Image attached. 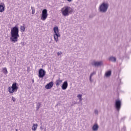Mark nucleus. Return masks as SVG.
Masks as SVG:
<instances>
[{
  "mask_svg": "<svg viewBox=\"0 0 131 131\" xmlns=\"http://www.w3.org/2000/svg\"><path fill=\"white\" fill-rule=\"evenodd\" d=\"M10 35L11 41L14 43L18 41V38L19 37V28L18 26H15L11 28Z\"/></svg>",
  "mask_w": 131,
  "mask_h": 131,
  "instance_id": "f257e3e1",
  "label": "nucleus"
},
{
  "mask_svg": "<svg viewBox=\"0 0 131 131\" xmlns=\"http://www.w3.org/2000/svg\"><path fill=\"white\" fill-rule=\"evenodd\" d=\"M62 14L64 17H67L73 13V9L68 6H64L61 9Z\"/></svg>",
  "mask_w": 131,
  "mask_h": 131,
  "instance_id": "f03ea898",
  "label": "nucleus"
},
{
  "mask_svg": "<svg viewBox=\"0 0 131 131\" xmlns=\"http://www.w3.org/2000/svg\"><path fill=\"white\" fill-rule=\"evenodd\" d=\"M109 8V4L107 3L103 2L99 6V12L100 13H106Z\"/></svg>",
  "mask_w": 131,
  "mask_h": 131,
  "instance_id": "7ed1b4c3",
  "label": "nucleus"
},
{
  "mask_svg": "<svg viewBox=\"0 0 131 131\" xmlns=\"http://www.w3.org/2000/svg\"><path fill=\"white\" fill-rule=\"evenodd\" d=\"M53 31L54 32L53 35L54 40H55L56 42H58V41H59V37L61 36L60 33H59V28H58V27H55L53 28Z\"/></svg>",
  "mask_w": 131,
  "mask_h": 131,
  "instance_id": "20e7f679",
  "label": "nucleus"
},
{
  "mask_svg": "<svg viewBox=\"0 0 131 131\" xmlns=\"http://www.w3.org/2000/svg\"><path fill=\"white\" fill-rule=\"evenodd\" d=\"M115 108L117 111L119 112L121 108V101L119 99H116L115 103Z\"/></svg>",
  "mask_w": 131,
  "mask_h": 131,
  "instance_id": "39448f33",
  "label": "nucleus"
},
{
  "mask_svg": "<svg viewBox=\"0 0 131 131\" xmlns=\"http://www.w3.org/2000/svg\"><path fill=\"white\" fill-rule=\"evenodd\" d=\"M48 18V10L45 9L42 11L41 20L45 21Z\"/></svg>",
  "mask_w": 131,
  "mask_h": 131,
  "instance_id": "423d86ee",
  "label": "nucleus"
},
{
  "mask_svg": "<svg viewBox=\"0 0 131 131\" xmlns=\"http://www.w3.org/2000/svg\"><path fill=\"white\" fill-rule=\"evenodd\" d=\"M46 71L42 69H40L38 71V77L39 78H43L46 76Z\"/></svg>",
  "mask_w": 131,
  "mask_h": 131,
  "instance_id": "0eeeda50",
  "label": "nucleus"
},
{
  "mask_svg": "<svg viewBox=\"0 0 131 131\" xmlns=\"http://www.w3.org/2000/svg\"><path fill=\"white\" fill-rule=\"evenodd\" d=\"M91 64L92 66H94V67H99V66L102 65V61H96L94 60L92 62Z\"/></svg>",
  "mask_w": 131,
  "mask_h": 131,
  "instance_id": "6e6552de",
  "label": "nucleus"
},
{
  "mask_svg": "<svg viewBox=\"0 0 131 131\" xmlns=\"http://www.w3.org/2000/svg\"><path fill=\"white\" fill-rule=\"evenodd\" d=\"M18 83L14 82L12 85V92H17L18 91Z\"/></svg>",
  "mask_w": 131,
  "mask_h": 131,
  "instance_id": "1a4fd4ad",
  "label": "nucleus"
},
{
  "mask_svg": "<svg viewBox=\"0 0 131 131\" xmlns=\"http://www.w3.org/2000/svg\"><path fill=\"white\" fill-rule=\"evenodd\" d=\"M53 85H54V82L53 81H51L47 85H46L45 89H46V90H50L53 88Z\"/></svg>",
  "mask_w": 131,
  "mask_h": 131,
  "instance_id": "9d476101",
  "label": "nucleus"
},
{
  "mask_svg": "<svg viewBox=\"0 0 131 131\" xmlns=\"http://www.w3.org/2000/svg\"><path fill=\"white\" fill-rule=\"evenodd\" d=\"M68 88V82L67 81H66L63 82L62 86L61 89L62 90H65Z\"/></svg>",
  "mask_w": 131,
  "mask_h": 131,
  "instance_id": "9b49d317",
  "label": "nucleus"
},
{
  "mask_svg": "<svg viewBox=\"0 0 131 131\" xmlns=\"http://www.w3.org/2000/svg\"><path fill=\"white\" fill-rule=\"evenodd\" d=\"M62 81H63L62 80H61V79L60 78H58V79L57 80H56V81L55 82L56 86H59V85H60V84L62 83Z\"/></svg>",
  "mask_w": 131,
  "mask_h": 131,
  "instance_id": "f8f14e48",
  "label": "nucleus"
},
{
  "mask_svg": "<svg viewBox=\"0 0 131 131\" xmlns=\"http://www.w3.org/2000/svg\"><path fill=\"white\" fill-rule=\"evenodd\" d=\"M92 129L94 131H97L99 129V125L97 123L94 124L92 127Z\"/></svg>",
  "mask_w": 131,
  "mask_h": 131,
  "instance_id": "ddd939ff",
  "label": "nucleus"
},
{
  "mask_svg": "<svg viewBox=\"0 0 131 131\" xmlns=\"http://www.w3.org/2000/svg\"><path fill=\"white\" fill-rule=\"evenodd\" d=\"M5 11V4H0V13H3Z\"/></svg>",
  "mask_w": 131,
  "mask_h": 131,
  "instance_id": "4468645a",
  "label": "nucleus"
},
{
  "mask_svg": "<svg viewBox=\"0 0 131 131\" xmlns=\"http://www.w3.org/2000/svg\"><path fill=\"white\" fill-rule=\"evenodd\" d=\"M108 61H111V62H116V58L115 57H113V56L110 57L108 58Z\"/></svg>",
  "mask_w": 131,
  "mask_h": 131,
  "instance_id": "2eb2a0df",
  "label": "nucleus"
},
{
  "mask_svg": "<svg viewBox=\"0 0 131 131\" xmlns=\"http://www.w3.org/2000/svg\"><path fill=\"white\" fill-rule=\"evenodd\" d=\"M93 75H96V72H92V73L91 74V75H90V78H89L90 82H93V80H92V77Z\"/></svg>",
  "mask_w": 131,
  "mask_h": 131,
  "instance_id": "dca6fc26",
  "label": "nucleus"
},
{
  "mask_svg": "<svg viewBox=\"0 0 131 131\" xmlns=\"http://www.w3.org/2000/svg\"><path fill=\"white\" fill-rule=\"evenodd\" d=\"M112 74V72L111 71H108L107 72H106L105 74V76L106 77H109Z\"/></svg>",
  "mask_w": 131,
  "mask_h": 131,
  "instance_id": "f3484780",
  "label": "nucleus"
},
{
  "mask_svg": "<svg viewBox=\"0 0 131 131\" xmlns=\"http://www.w3.org/2000/svg\"><path fill=\"white\" fill-rule=\"evenodd\" d=\"M40 106H41V102H38L36 104L37 111L39 110V108H40Z\"/></svg>",
  "mask_w": 131,
  "mask_h": 131,
  "instance_id": "a211bd4d",
  "label": "nucleus"
},
{
  "mask_svg": "<svg viewBox=\"0 0 131 131\" xmlns=\"http://www.w3.org/2000/svg\"><path fill=\"white\" fill-rule=\"evenodd\" d=\"M20 30L21 32H24L25 31V24H23V26H20Z\"/></svg>",
  "mask_w": 131,
  "mask_h": 131,
  "instance_id": "6ab92c4d",
  "label": "nucleus"
},
{
  "mask_svg": "<svg viewBox=\"0 0 131 131\" xmlns=\"http://www.w3.org/2000/svg\"><path fill=\"white\" fill-rule=\"evenodd\" d=\"M2 72L4 74H8V70H7V68H4L2 69Z\"/></svg>",
  "mask_w": 131,
  "mask_h": 131,
  "instance_id": "aec40b11",
  "label": "nucleus"
},
{
  "mask_svg": "<svg viewBox=\"0 0 131 131\" xmlns=\"http://www.w3.org/2000/svg\"><path fill=\"white\" fill-rule=\"evenodd\" d=\"M34 128H32V130L35 131L37 128V124H34L33 125Z\"/></svg>",
  "mask_w": 131,
  "mask_h": 131,
  "instance_id": "412c9836",
  "label": "nucleus"
},
{
  "mask_svg": "<svg viewBox=\"0 0 131 131\" xmlns=\"http://www.w3.org/2000/svg\"><path fill=\"white\" fill-rule=\"evenodd\" d=\"M13 89H12V86H9L8 88V92L10 93V94H13V93H14L15 92H13Z\"/></svg>",
  "mask_w": 131,
  "mask_h": 131,
  "instance_id": "4be33fe9",
  "label": "nucleus"
},
{
  "mask_svg": "<svg viewBox=\"0 0 131 131\" xmlns=\"http://www.w3.org/2000/svg\"><path fill=\"white\" fill-rule=\"evenodd\" d=\"M82 97V95L81 94H79L77 95V97L78 98L79 100H80V101H82V99H81Z\"/></svg>",
  "mask_w": 131,
  "mask_h": 131,
  "instance_id": "5701e85b",
  "label": "nucleus"
},
{
  "mask_svg": "<svg viewBox=\"0 0 131 131\" xmlns=\"http://www.w3.org/2000/svg\"><path fill=\"white\" fill-rule=\"evenodd\" d=\"M31 10H32V14H34V13H35V8L33 7H31Z\"/></svg>",
  "mask_w": 131,
  "mask_h": 131,
  "instance_id": "b1692460",
  "label": "nucleus"
},
{
  "mask_svg": "<svg viewBox=\"0 0 131 131\" xmlns=\"http://www.w3.org/2000/svg\"><path fill=\"white\" fill-rule=\"evenodd\" d=\"M12 100L13 102H16V98L13 96H12Z\"/></svg>",
  "mask_w": 131,
  "mask_h": 131,
  "instance_id": "393cba45",
  "label": "nucleus"
},
{
  "mask_svg": "<svg viewBox=\"0 0 131 131\" xmlns=\"http://www.w3.org/2000/svg\"><path fill=\"white\" fill-rule=\"evenodd\" d=\"M95 114H96L97 115H98V114H99V111H98V110H95Z\"/></svg>",
  "mask_w": 131,
  "mask_h": 131,
  "instance_id": "a878e982",
  "label": "nucleus"
},
{
  "mask_svg": "<svg viewBox=\"0 0 131 131\" xmlns=\"http://www.w3.org/2000/svg\"><path fill=\"white\" fill-rule=\"evenodd\" d=\"M60 55H62V52H57V56H60Z\"/></svg>",
  "mask_w": 131,
  "mask_h": 131,
  "instance_id": "bb28decb",
  "label": "nucleus"
},
{
  "mask_svg": "<svg viewBox=\"0 0 131 131\" xmlns=\"http://www.w3.org/2000/svg\"><path fill=\"white\" fill-rule=\"evenodd\" d=\"M40 129H41V130H42V129H43V128L42 127V126H41L40 127Z\"/></svg>",
  "mask_w": 131,
  "mask_h": 131,
  "instance_id": "cd10ccee",
  "label": "nucleus"
},
{
  "mask_svg": "<svg viewBox=\"0 0 131 131\" xmlns=\"http://www.w3.org/2000/svg\"><path fill=\"white\" fill-rule=\"evenodd\" d=\"M68 2H72V0H67Z\"/></svg>",
  "mask_w": 131,
  "mask_h": 131,
  "instance_id": "c85d7f7f",
  "label": "nucleus"
},
{
  "mask_svg": "<svg viewBox=\"0 0 131 131\" xmlns=\"http://www.w3.org/2000/svg\"><path fill=\"white\" fill-rule=\"evenodd\" d=\"M34 82V80H32V83H33Z\"/></svg>",
  "mask_w": 131,
  "mask_h": 131,
  "instance_id": "c756f323",
  "label": "nucleus"
},
{
  "mask_svg": "<svg viewBox=\"0 0 131 131\" xmlns=\"http://www.w3.org/2000/svg\"><path fill=\"white\" fill-rule=\"evenodd\" d=\"M15 130H16V131H18V129H16Z\"/></svg>",
  "mask_w": 131,
  "mask_h": 131,
  "instance_id": "7c9ffc66",
  "label": "nucleus"
},
{
  "mask_svg": "<svg viewBox=\"0 0 131 131\" xmlns=\"http://www.w3.org/2000/svg\"><path fill=\"white\" fill-rule=\"evenodd\" d=\"M93 17H95V14H93Z\"/></svg>",
  "mask_w": 131,
  "mask_h": 131,
  "instance_id": "2f4dec72",
  "label": "nucleus"
}]
</instances>
